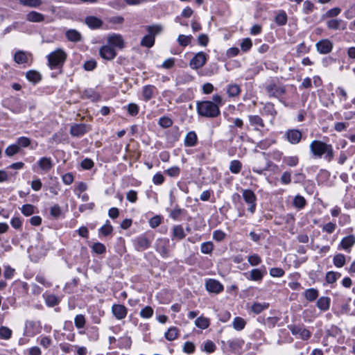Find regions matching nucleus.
<instances>
[{
  "mask_svg": "<svg viewBox=\"0 0 355 355\" xmlns=\"http://www.w3.org/2000/svg\"><path fill=\"white\" fill-rule=\"evenodd\" d=\"M206 288L209 292L218 293L223 290V286L217 280L210 279L206 282Z\"/></svg>",
  "mask_w": 355,
  "mask_h": 355,
  "instance_id": "nucleus-15",
  "label": "nucleus"
},
{
  "mask_svg": "<svg viewBox=\"0 0 355 355\" xmlns=\"http://www.w3.org/2000/svg\"><path fill=\"white\" fill-rule=\"evenodd\" d=\"M45 301L46 305L50 307H53L57 305L60 302L59 299L55 295L53 294L48 295L46 297Z\"/></svg>",
  "mask_w": 355,
  "mask_h": 355,
  "instance_id": "nucleus-49",
  "label": "nucleus"
},
{
  "mask_svg": "<svg viewBox=\"0 0 355 355\" xmlns=\"http://www.w3.org/2000/svg\"><path fill=\"white\" fill-rule=\"evenodd\" d=\"M207 55L202 51L197 53L190 60L189 65L193 69H198L206 63Z\"/></svg>",
  "mask_w": 355,
  "mask_h": 355,
  "instance_id": "nucleus-5",
  "label": "nucleus"
},
{
  "mask_svg": "<svg viewBox=\"0 0 355 355\" xmlns=\"http://www.w3.org/2000/svg\"><path fill=\"white\" fill-rule=\"evenodd\" d=\"M198 114L207 118H215L220 115L218 106L212 101H198L196 106Z\"/></svg>",
  "mask_w": 355,
  "mask_h": 355,
  "instance_id": "nucleus-2",
  "label": "nucleus"
},
{
  "mask_svg": "<svg viewBox=\"0 0 355 355\" xmlns=\"http://www.w3.org/2000/svg\"><path fill=\"white\" fill-rule=\"evenodd\" d=\"M287 140L292 144H298L302 139V132L297 129L288 130L286 132Z\"/></svg>",
  "mask_w": 355,
  "mask_h": 355,
  "instance_id": "nucleus-13",
  "label": "nucleus"
},
{
  "mask_svg": "<svg viewBox=\"0 0 355 355\" xmlns=\"http://www.w3.org/2000/svg\"><path fill=\"white\" fill-rule=\"evenodd\" d=\"M306 204V201L303 196H302L300 195H297L296 196H295V198L293 199V205L296 208L302 209L304 207Z\"/></svg>",
  "mask_w": 355,
  "mask_h": 355,
  "instance_id": "nucleus-39",
  "label": "nucleus"
},
{
  "mask_svg": "<svg viewBox=\"0 0 355 355\" xmlns=\"http://www.w3.org/2000/svg\"><path fill=\"white\" fill-rule=\"evenodd\" d=\"M156 89L155 87L151 85H146L143 87L142 96L145 101H150L154 94V92Z\"/></svg>",
  "mask_w": 355,
  "mask_h": 355,
  "instance_id": "nucleus-23",
  "label": "nucleus"
},
{
  "mask_svg": "<svg viewBox=\"0 0 355 355\" xmlns=\"http://www.w3.org/2000/svg\"><path fill=\"white\" fill-rule=\"evenodd\" d=\"M314 4L310 1H305L303 3L302 12L305 15H309L313 11Z\"/></svg>",
  "mask_w": 355,
  "mask_h": 355,
  "instance_id": "nucleus-53",
  "label": "nucleus"
},
{
  "mask_svg": "<svg viewBox=\"0 0 355 355\" xmlns=\"http://www.w3.org/2000/svg\"><path fill=\"white\" fill-rule=\"evenodd\" d=\"M178 335V329L176 327H171L165 333V338L169 341L174 340Z\"/></svg>",
  "mask_w": 355,
  "mask_h": 355,
  "instance_id": "nucleus-40",
  "label": "nucleus"
},
{
  "mask_svg": "<svg viewBox=\"0 0 355 355\" xmlns=\"http://www.w3.org/2000/svg\"><path fill=\"white\" fill-rule=\"evenodd\" d=\"M14 60L17 64H24L28 62V58L24 51H18L14 55Z\"/></svg>",
  "mask_w": 355,
  "mask_h": 355,
  "instance_id": "nucleus-35",
  "label": "nucleus"
},
{
  "mask_svg": "<svg viewBox=\"0 0 355 355\" xmlns=\"http://www.w3.org/2000/svg\"><path fill=\"white\" fill-rule=\"evenodd\" d=\"M341 19H334L327 21V26L329 29L338 30L340 28Z\"/></svg>",
  "mask_w": 355,
  "mask_h": 355,
  "instance_id": "nucleus-50",
  "label": "nucleus"
},
{
  "mask_svg": "<svg viewBox=\"0 0 355 355\" xmlns=\"http://www.w3.org/2000/svg\"><path fill=\"white\" fill-rule=\"evenodd\" d=\"M196 325L202 329L207 328L209 325V320L203 317H199L196 320Z\"/></svg>",
  "mask_w": 355,
  "mask_h": 355,
  "instance_id": "nucleus-51",
  "label": "nucleus"
},
{
  "mask_svg": "<svg viewBox=\"0 0 355 355\" xmlns=\"http://www.w3.org/2000/svg\"><path fill=\"white\" fill-rule=\"evenodd\" d=\"M107 42L110 46L112 45L119 49H123L124 47L123 39L119 34L113 33L112 35H109L107 37Z\"/></svg>",
  "mask_w": 355,
  "mask_h": 355,
  "instance_id": "nucleus-17",
  "label": "nucleus"
},
{
  "mask_svg": "<svg viewBox=\"0 0 355 355\" xmlns=\"http://www.w3.org/2000/svg\"><path fill=\"white\" fill-rule=\"evenodd\" d=\"M155 44V38L153 35H145L141 41V45L143 46L150 48Z\"/></svg>",
  "mask_w": 355,
  "mask_h": 355,
  "instance_id": "nucleus-41",
  "label": "nucleus"
},
{
  "mask_svg": "<svg viewBox=\"0 0 355 355\" xmlns=\"http://www.w3.org/2000/svg\"><path fill=\"white\" fill-rule=\"evenodd\" d=\"M242 168V164L239 160H232L230 164V170L232 173H239Z\"/></svg>",
  "mask_w": 355,
  "mask_h": 355,
  "instance_id": "nucleus-42",
  "label": "nucleus"
},
{
  "mask_svg": "<svg viewBox=\"0 0 355 355\" xmlns=\"http://www.w3.org/2000/svg\"><path fill=\"white\" fill-rule=\"evenodd\" d=\"M153 314V309L152 307L149 306H145L144 309H142L140 311V315L141 317L144 318H150Z\"/></svg>",
  "mask_w": 355,
  "mask_h": 355,
  "instance_id": "nucleus-58",
  "label": "nucleus"
},
{
  "mask_svg": "<svg viewBox=\"0 0 355 355\" xmlns=\"http://www.w3.org/2000/svg\"><path fill=\"white\" fill-rule=\"evenodd\" d=\"M227 93L230 97L237 96L241 93V88L237 84H231L227 87Z\"/></svg>",
  "mask_w": 355,
  "mask_h": 355,
  "instance_id": "nucleus-32",
  "label": "nucleus"
},
{
  "mask_svg": "<svg viewBox=\"0 0 355 355\" xmlns=\"http://www.w3.org/2000/svg\"><path fill=\"white\" fill-rule=\"evenodd\" d=\"M85 23L92 29L98 28L103 25V21L94 16H88L85 17Z\"/></svg>",
  "mask_w": 355,
  "mask_h": 355,
  "instance_id": "nucleus-19",
  "label": "nucleus"
},
{
  "mask_svg": "<svg viewBox=\"0 0 355 355\" xmlns=\"http://www.w3.org/2000/svg\"><path fill=\"white\" fill-rule=\"evenodd\" d=\"M74 323H75V326L78 329H81V328L84 327V326L85 324V316L81 314L77 315L74 319Z\"/></svg>",
  "mask_w": 355,
  "mask_h": 355,
  "instance_id": "nucleus-59",
  "label": "nucleus"
},
{
  "mask_svg": "<svg viewBox=\"0 0 355 355\" xmlns=\"http://www.w3.org/2000/svg\"><path fill=\"white\" fill-rule=\"evenodd\" d=\"M133 243L135 248L137 251H143L148 249L151 243L149 239L144 235H141L136 238L133 241Z\"/></svg>",
  "mask_w": 355,
  "mask_h": 355,
  "instance_id": "nucleus-12",
  "label": "nucleus"
},
{
  "mask_svg": "<svg viewBox=\"0 0 355 355\" xmlns=\"http://www.w3.org/2000/svg\"><path fill=\"white\" fill-rule=\"evenodd\" d=\"M168 240L160 239L157 243V251L162 257H168L169 250L168 248Z\"/></svg>",
  "mask_w": 355,
  "mask_h": 355,
  "instance_id": "nucleus-18",
  "label": "nucleus"
},
{
  "mask_svg": "<svg viewBox=\"0 0 355 355\" xmlns=\"http://www.w3.org/2000/svg\"><path fill=\"white\" fill-rule=\"evenodd\" d=\"M310 151L315 158H324L331 162L334 158V151L331 144L320 140H313L309 145Z\"/></svg>",
  "mask_w": 355,
  "mask_h": 355,
  "instance_id": "nucleus-1",
  "label": "nucleus"
},
{
  "mask_svg": "<svg viewBox=\"0 0 355 355\" xmlns=\"http://www.w3.org/2000/svg\"><path fill=\"white\" fill-rule=\"evenodd\" d=\"M92 251L98 254H102L105 252V245L101 243L96 242L92 246Z\"/></svg>",
  "mask_w": 355,
  "mask_h": 355,
  "instance_id": "nucleus-47",
  "label": "nucleus"
},
{
  "mask_svg": "<svg viewBox=\"0 0 355 355\" xmlns=\"http://www.w3.org/2000/svg\"><path fill=\"white\" fill-rule=\"evenodd\" d=\"M246 322L245 320L241 317H236L234 318L232 326L234 329L236 331H241L243 330L245 327Z\"/></svg>",
  "mask_w": 355,
  "mask_h": 355,
  "instance_id": "nucleus-34",
  "label": "nucleus"
},
{
  "mask_svg": "<svg viewBox=\"0 0 355 355\" xmlns=\"http://www.w3.org/2000/svg\"><path fill=\"white\" fill-rule=\"evenodd\" d=\"M249 121L253 126L263 128L265 126L263 119L258 115H249Z\"/></svg>",
  "mask_w": 355,
  "mask_h": 355,
  "instance_id": "nucleus-33",
  "label": "nucleus"
},
{
  "mask_svg": "<svg viewBox=\"0 0 355 355\" xmlns=\"http://www.w3.org/2000/svg\"><path fill=\"white\" fill-rule=\"evenodd\" d=\"M162 30V26L161 25L155 24L152 26H148L147 27V31L149 35L155 36L159 34Z\"/></svg>",
  "mask_w": 355,
  "mask_h": 355,
  "instance_id": "nucleus-48",
  "label": "nucleus"
},
{
  "mask_svg": "<svg viewBox=\"0 0 355 355\" xmlns=\"http://www.w3.org/2000/svg\"><path fill=\"white\" fill-rule=\"evenodd\" d=\"M26 19L31 22H42L44 20V16L36 11H31L26 15Z\"/></svg>",
  "mask_w": 355,
  "mask_h": 355,
  "instance_id": "nucleus-26",
  "label": "nucleus"
},
{
  "mask_svg": "<svg viewBox=\"0 0 355 355\" xmlns=\"http://www.w3.org/2000/svg\"><path fill=\"white\" fill-rule=\"evenodd\" d=\"M263 110L266 114L273 116L277 114V111L275 109V106L271 103H267L263 107Z\"/></svg>",
  "mask_w": 355,
  "mask_h": 355,
  "instance_id": "nucleus-62",
  "label": "nucleus"
},
{
  "mask_svg": "<svg viewBox=\"0 0 355 355\" xmlns=\"http://www.w3.org/2000/svg\"><path fill=\"white\" fill-rule=\"evenodd\" d=\"M269 307V303L267 302H254L252 304L251 306V311L254 313L255 314H259L263 311L264 310H266Z\"/></svg>",
  "mask_w": 355,
  "mask_h": 355,
  "instance_id": "nucleus-29",
  "label": "nucleus"
},
{
  "mask_svg": "<svg viewBox=\"0 0 355 355\" xmlns=\"http://www.w3.org/2000/svg\"><path fill=\"white\" fill-rule=\"evenodd\" d=\"M191 36L180 35L178 38V42L180 45L187 46L191 42Z\"/></svg>",
  "mask_w": 355,
  "mask_h": 355,
  "instance_id": "nucleus-60",
  "label": "nucleus"
},
{
  "mask_svg": "<svg viewBox=\"0 0 355 355\" xmlns=\"http://www.w3.org/2000/svg\"><path fill=\"white\" fill-rule=\"evenodd\" d=\"M266 91L269 96L279 98L285 94L286 89L284 86L277 85L275 83L268 84L266 87Z\"/></svg>",
  "mask_w": 355,
  "mask_h": 355,
  "instance_id": "nucleus-8",
  "label": "nucleus"
},
{
  "mask_svg": "<svg viewBox=\"0 0 355 355\" xmlns=\"http://www.w3.org/2000/svg\"><path fill=\"white\" fill-rule=\"evenodd\" d=\"M266 274V269L263 266L260 268L252 269L249 273H245V276L249 280L261 282Z\"/></svg>",
  "mask_w": 355,
  "mask_h": 355,
  "instance_id": "nucleus-7",
  "label": "nucleus"
},
{
  "mask_svg": "<svg viewBox=\"0 0 355 355\" xmlns=\"http://www.w3.org/2000/svg\"><path fill=\"white\" fill-rule=\"evenodd\" d=\"M197 143V135L195 132H189L184 139V145L186 146H194Z\"/></svg>",
  "mask_w": 355,
  "mask_h": 355,
  "instance_id": "nucleus-27",
  "label": "nucleus"
},
{
  "mask_svg": "<svg viewBox=\"0 0 355 355\" xmlns=\"http://www.w3.org/2000/svg\"><path fill=\"white\" fill-rule=\"evenodd\" d=\"M355 243V237L354 235H349L344 237L340 242V246L344 250L350 249Z\"/></svg>",
  "mask_w": 355,
  "mask_h": 355,
  "instance_id": "nucleus-25",
  "label": "nucleus"
},
{
  "mask_svg": "<svg viewBox=\"0 0 355 355\" xmlns=\"http://www.w3.org/2000/svg\"><path fill=\"white\" fill-rule=\"evenodd\" d=\"M330 298L328 297H321L317 301V306L321 311H327L330 306Z\"/></svg>",
  "mask_w": 355,
  "mask_h": 355,
  "instance_id": "nucleus-30",
  "label": "nucleus"
},
{
  "mask_svg": "<svg viewBox=\"0 0 355 355\" xmlns=\"http://www.w3.org/2000/svg\"><path fill=\"white\" fill-rule=\"evenodd\" d=\"M288 329L293 335H298L299 337L304 340L309 339L311 335L308 329L300 326L291 325L288 326Z\"/></svg>",
  "mask_w": 355,
  "mask_h": 355,
  "instance_id": "nucleus-9",
  "label": "nucleus"
},
{
  "mask_svg": "<svg viewBox=\"0 0 355 355\" xmlns=\"http://www.w3.org/2000/svg\"><path fill=\"white\" fill-rule=\"evenodd\" d=\"M65 36L68 40L73 42H78L82 40L81 34L75 29H69L67 31Z\"/></svg>",
  "mask_w": 355,
  "mask_h": 355,
  "instance_id": "nucleus-22",
  "label": "nucleus"
},
{
  "mask_svg": "<svg viewBox=\"0 0 355 355\" xmlns=\"http://www.w3.org/2000/svg\"><path fill=\"white\" fill-rule=\"evenodd\" d=\"M270 165L265 158L257 159L254 166L252 167L253 172L257 174H262L264 171L268 170Z\"/></svg>",
  "mask_w": 355,
  "mask_h": 355,
  "instance_id": "nucleus-16",
  "label": "nucleus"
},
{
  "mask_svg": "<svg viewBox=\"0 0 355 355\" xmlns=\"http://www.w3.org/2000/svg\"><path fill=\"white\" fill-rule=\"evenodd\" d=\"M341 274L339 272L329 271L326 274L325 280L328 284H333L336 282L338 277H340Z\"/></svg>",
  "mask_w": 355,
  "mask_h": 355,
  "instance_id": "nucleus-43",
  "label": "nucleus"
},
{
  "mask_svg": "<svg viewBox=\"0 0 355 355\" xmlns=\"http://www.w3.org/2000/svg\"><path fill=\"white\" fill-rule=\"evenodd\" d=\"M317 51L321 54H327L333 49V43L327 40L324 39L318 41L315 44Z\"/></svg>",
  "mask_w": 355,
  "mask_h": 355,
  "instance_id": "nucleus-10",
  "label": "nucleus"
},
{
  "mask_svg": "<svg viewBox=\"0 0 355 355\" xmlns=\"http://www.w3.org/2000/svg\"><path fill=\"white\" fill-rule=\"evenodd\" d=\"M26 77L27 80L35 84L40 82L42 79L41 74L35 70H30L26 72Z\"/></svg>",
  "mask_w": 355,
  "mask_h": 355,
  "instance_id": "nucleus-28",
  "label": "nucleus"
},
{
  "mask_svg": "<svg viewBox=\"0 0 355 355\" xmlns=\"http://www.w3.org/2000/svg\"><path fill=\"white\" fill-rule=\"evenodd\" d=\"M213 243L211 242H205L201 245L200 250L203 254H210L213 250Z\"/></svg>",
  "mask_w": 355,
  "mask_h": 355,
  "instance_id": "nucleus-57",
  "label": "nucleus"
},
{
  "mask_svg": "<svg viewBox=\"0 0 355 355\" xmlns=\"http://www.w3.org/2000/svg\"><path fill=\"white\" fill-rule=\"evenodd\" d=\"M318 296V291L315 288L306 289L304 292V297L310 302L314 301Z\"/></svg>",
  "mask_w": 355,
  "mask_h": 355,
  "instance_id": "nucleus-38",
  "label": "nucleus"
},
{
  "mask_svg": "<svg viewBox=\"0 0 355 355\" xmlns=\"http://www.w3.org/2000/svg\"><path fill=\"white\" fill-rule=\"evenodd\" d=\"M334 264L337 268H341L345 264V256L343 254H337L333 259Z\"/></svg>",
  "mask_w": 355,
  "mask_h": 355,
  "instance_id": "nucleus-37",
  "label": "nucleus"
},
{
  "mask_svg": "<svg viewBox=\"0 0 355 355\" xmlns=\"http://www.w3.org/2000/svg\"><path fill=\"white\" fill-rule=\"evenodd\" d=\"M165 173L170 177H177L180 173V169L178 166H175L168 168Z\"/></svg>",
  "mask_w": 355,
  "mask_h": 355,
  "instance_id": "nucleus-64",
  "label": "nucleus"
},
{
  "mask_svg": "<svg viewBox=\"0 0 355 355\" xmlns=\"http://www.w3.org/2000/svg\"><path fill=\"white\" fill-rule=\"evenodd\" d=\"M12 331L7 327L1 326L0 327V338L8 340L12 336Z\"/></svg>",
  "mask_w": 355,
  "mask_h": 355,
  "instance_id": "nucleus-45",
  "label": "nucleus"
},
{
  "mask_svg": "<svg viewBox=\"0 0 355 355\" xmlns=\"http://www.w3.org/2000/svg\"><path fill=\"white\" fill-rule=\"evenodd\" d=\"M249 263L252 266H258L261 263V259L257 254H253L248 257Z\"/></svg>",
  "mask_w": 355,
  "mask_h": 355,
  "instance_id": "nucleus-52",
  "label": "nucleus"
},
{
  "mask_svg": "<svg viewBox=\"0 0 355 355\" xmlns=\"http://www.w3.org/2000/svg\"><path fill=\"white\" fill-rule=\"evenodd\" d=\"M242 196L244 201L249 205L248 210L253 214L256 209L257 196L251 189H243Z\"/></svg>",
  "mask_w": 355,
  "mask_h": 355,
  "instance_id": "nucleus-4",
  "label": "nucleus"
},
{
  "mask_svg": "<svg viewBox=\"0 0 355 355\" xmlns=\"http://www.w3.org/2000/svg\"><path fill=\"white\" fill-rule=\"evenodd\" d=\"M112 231L113 227L110 225L109 220H107L106 223L99 229V233H101L104 236H108L112 232Z\"/></svg>",
  "mask_w": 355,
  "mask_h": 355,
  "instance_id": "nucleus-46",
  "label": "nucleus"
},
{
  "mask_svg": "<svg viewBox=\"0 0 355 355\" xmlns=\"http://www.w3.org/2000/svg\"><path fill=\"white\" fill-rule=\"evenodd\" d=\"M215 344L211 340H207L203 346V350L207 353H212L216 350Z\"/></svg>",
  "mask_w": 355,
  "mask_h": 355,
  "instance_id": "nucleus-63",
  "label": "nucleus"
},
{
  "mask_svg": "<svg viewBox=\"0 0 355 355\" xmlns=\"http://www.w3.org/2000/svg\"><path fill=\"white\" fill-rule=\"evenodd\" d=\"M67 55L61 49H58L55 51L49 53L47 56L48 65L51 69H60L62 68ZM62 72L61 71H60Z\"/></svg>",
  "mask_w": 355,
  "mask_h": 355,
  "instance_id": "nucleus-3",
  "label": "nucleus"
},
{
  "mask_svg": "<svg viewBox=\"0 0 355 355\" xmlns=\"http://www.w3.org/2000/svg\"><path fill=\"white\" fill-rule=\"evenodd\" d=\"M112 313L117 320H122L126 317L128 309L122 304H114L112 306Z\"/></svg>",
  "mask_w": 355,
  "mask_h": 355,
  "instance_id": "nucleus-14",
  "label": "nucleus"
},
{
  "mask_svg": "<svg viewBox=\"0 0 355 355\" xmlns=\"http://www.w3.org/2000/svg\"><path fill=\"white\" fill-rule=\"evenodd\" d=\"M19 151L20 148L16 144H15L8 146L5 150V153L8 157H12L17 154Z\"/></svg>",
  "mask_w": 355,
  "mask_h": 355,
  "instance_id": "nucleus-44",
  "label": "nucleus"
},
{
  "mask_svg": "<svg viewBox=\"0 0 355 355\" xmlns=\"http://www.w3.org/2000/svg\"><path fill=\"white\" fill-rule=\"evenodd\" d=\"M37 165L42 171L48 172L52 168L53 163L51 157H43L38 160Z\"/></svg>",
  "mask_w": 355,
  "mask_h": 355,
  "instance_id": "nucleus-20",
  "label": "nucleus"
},
{
  "mask_svg": "<svg viewBox=\"0 0 355 355\" xmlns=\"http://www.w3.org/2000/svg\"><path fill=\"white\" fill-rule=\"evenodd\" d=\"M91 130L90 125L85 123H76L71 126L70 134L73 137H80Z\"/></svg>",
  "mask_w": 355,
  "mask_h": 355,
  "instance_id": "nucleus-6",
  "label": "nucleus"
},
{
  "mask_svg": "<svg viewBox=\"0 0 355 355\" xmlns=\"http://www.w3.org/2000/svg\"><path fill=\"white\" fill-rule=\"evenodd\" d=\"M158 124L164 128H167L173 125V121L169 117L162 116L159 119Z\"/></svg>",
  "mask_w": 355,
  "mask_h": 355,
  "instance_id": "nucleus-54",
  "label": "nucleus"
},
{
  "mask_svg": "<svg viewBox=\"0 0 355 355\" xmlns=\"http://www.w3.org/2000/svg\"><path fill=\"white\" fill-rule=\"evenodd\" d=\"M288 19L287 15L285 11H279L275 17V21L278 26H284L286 24Z\"/></svg>",
  "mask_w": 355,
  "mask_h": 355,
  "instance_id": "nucleus-31",
  "label": "nucleus"
},
{
  "mask_svg": "<svg viewBox=\"0 0 355 355\" xmlns=\"http://www.w3.org/2000/svg\"><path fill=\"white\" fill-rule=\"evenodd\" d=\"M185 236H186V234L184 232V229L182 225H175L173 227L172 239H176L178 240H182V239H184Z\"/></svg>",
  "mask_w": 355,
  "mask_h": 355,
  "instance_id": "nucleus-24",
  "label": "nucleus"
},
{
  "mask_svg": "<svg viewBox=\"0 0 355 355\" xmlns=\"http://www.w3.org/2000/svg\"><path fill=\"white\" fill-rule=\"evenodd\" d=\"M19 3L30 8H38L42 3V0H19Z\"/></svg>",
  "mask_w": 355,
  "mask_h": 355,
  "instance_id": "nucleus-36",
  "label": "nucleus"
},
{
  "mask_svg": "<svg viewBox=\"0 0 355 355\" xmlns=\"http://www.w3.org/2000/svg\"><path fill=\"white\" fill-rule=\"evenodd\" d=\"M99 54L102 58L112 60L116 57V52L112 46L105 45L100 48Z\"/></svg>",
  "mask_w": 355,
  "mask_h": 355,
  "instance_id": "nucleus-11",
  "label": "nucleus"
},
{
  "mask_svg": "<svg viewBox=\"0 0 355 355\" xmlns=\"http://www.w3.org/2000/svg\"><path fill=\"white\" fill-rule=\"evenodd\" d=\"M21 213L26 216H31L34 213L35 207L33 205L31 204H26L22 206L21 209Z\"/></svg>",
  "mask_w": 355,
  "mask_h": 355,
  "instance_id": "nucleus-55",
  "label": "nucleus"
},
{
  "mask_svg": "<svg viewBox=\"0 0 355 355\" xmlns=\"http://www.w3.org/2000/svg\"><path fill=\"white\" fill-rule=\"evenodd\" d=\"M16 144L20 148H26L31 144V139L26 137H20L17 139Z\"/></svg>",
  "mask_w": 355,
  "mask_h": 355,
  "instance_id": "nucleus-61",
  "label": "nucleus"
},
{
  "mask_svg": "<svg viewBox=\"0 0 355 355\" xmlns=\"http://www.w3.org/2000/svg\"><path fill=\"white\" fill-rule=\"evenodd\" d=\"M227 343L233 352H239L244 345V340L241 338H234L229 340Z\"/></svg>",
  "mask_w": 355,
  "mask_h": 355,
  "instance_id": "nucleus-21",
  "label": "nucleus"
},
{
  "mask_svg": "<svg viewBox=\"0 0 355 355\" xmlns=\"http://www.w3.org/2000/svg\"><path fill=\"white\" fill-rule=\"evenodd\" d=\"M162 216L159 215H155L149 220V225L152 228H156L162 223Z\"/></svg>",
  "mask_w": 355,
  "mask_h": 355,
  "instance_id": "nucleus-56",
  "label": "nucleus"
}]
</instances>
